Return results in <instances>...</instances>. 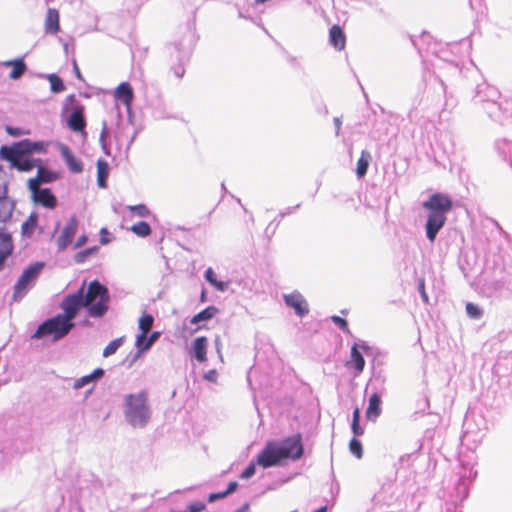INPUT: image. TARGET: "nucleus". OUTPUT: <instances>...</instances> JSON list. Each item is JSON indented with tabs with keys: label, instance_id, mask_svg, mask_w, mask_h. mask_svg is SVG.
Wrapping results in <instances>:
<instances>
[{
	"label": "nucleus",
	"instance_id": "obj_48",
	"mask_svg": "<svg viewBox=\"0 0 512 512\" xmlns=\"http://www.w3.org/2000/svg\"><path fill=\"white\" fill-rule=\"evenodd\" d=\"M39 184H40V181L37 176L35 178L29 179L28 188L30 189V191L32 192L33 195L38 191Z\"/></svg>",
	"mask_w": 512,
	"mask_h": 512
},
{
	"label": "nucleus",
	"instance_id": "obj_41",
	"mask_svg": "<svg viewBox=\"0 0 512 512\" xmlns=\"http://www.w3.org/2000/svg\"><path fill=\"white\" fill-rule=\"evenodd\" d=\"M350 451L357 458H361L363 455L362 444L356 438H353L349 443Z\"/></svg>",
	"mask_w": 512,
	"mask_h": 512
},
{
	"label": "nucleus",
	"instance_id": "obj_15",
	"mask_svg": "<svg viewBox=\"0 0 512 512\" xmlns=\"http://www.w3.org/2000/svg\"><path fill=\"white\" fill-rule=\"evenodd\" d=\"M78 229V219L72 215L64 226L61 235L57 238L59 251L65 250L71 243Z\"/></svg>",
	"mask_w": 512,
	"mask_h": 512
},
{
	"label": "nucleus",
	"instance_id": "obj_4",
	"mask_svg": "<svg viewBox=\"0 0 512 512\" xmlns=\"http://www.w3.org/2000/svg\"><path fill=\"white\" fill-rule=\"evenodd\" d=\"M193 35L185 33L179 40L166 45L165 55L170 63V70L181 79L185 74V65L188 63L193 50Z\"/></svg>",
	"mask_w": 512,
	"mask_h": 512
},
{
	"label": "nucleus",
	"instance_id": "obj_61",
	"mask_svg": "<svg viewBox=\"0 0 512 512\" xmlns=\"http://www.w3.org/2000/svg\"><path fill=\"white\" fill-rule=\"evenodd\" d=\"M236 512H249V505L248 504L243 505Z\"/></svg>",
	"mask_w": 512,
	"mask_h": 512
},
{
	"label": "nucleus",
	"instance_id": "obj_43",
	"mask_svg": "<svg viewBox=\"0 0 512 512\" xmlns=\"http://www.w3.org/2000/svg\"><path fill=\"white\" fill-rule=\"evenodd\" d=\"M106 136H107V123L103 121L102 123V131L100 134L99 141L101 143L102 149L106 155H110L107 144H106Z\"/></svg>",
	"mask_w": 512,
	"mask_h": 512
},
{
	"label": "nucleus",
	"instance_id": "obj_46",
	"mask_svg": "<svg viewBox=\"0 0 512 512\" xmlns=\"http://www.w3.org/2000/svg\"><path fill=\"white\" fill-rule=\"evenodd\" d=\"M255 474V463L251 462L241 473L242 479H248Z\"/></svg>",
	"mask_w": 512,
	"mask_h": 512
},
{
	"label": "nucleus",
	"instance_id": "obj_57",
	"mask_svg": "<svg viewBox=\"0 0 512 512\" xmlns=\"http://www.w3.org/2000/svg\"><path fill=\"white\" fill-rule=\"evenodd\" d=\"M358 345L359 348H361L367 356H369L372 353V347H370L366 342L362 341Z\"/></svg>",
	"mask_w": 512,
	"mask_h": 512
},
{
	"label": "nucleus",
	"instance_id": "obj_40",
	"mask_svg": "<svg viewBox=\"0 0 512 512\" xmlns=\"http://www.w3.org/2000/svg\"><path fill=\"white\" fill-rule=\"evenodd\" d=\"M309 398V407L307 409V412L311 416H320V408H319V401L317 398H315L311 393L308 395Z\"/></svg>",
	"mask_w": 512,
	"mask_h": 512
},
{
	"label": "nucleus",
	"instance_id": "obj_50",
	"mask_svg": "<svg viewBox=\"0 0 512 512\" xmlns=\"http://www.w3.org/2000/svg\"><path fill=\"white\" fill-rule=\"evenodd\" d=\"M111 241V238H110V233L108 232V230L106 228H102L100 230V243L102 245H106L108 244L109 242Z\"/></svg>",
	"mask_w": 512,
	"mask_h": 512
},
{
	"label": "nucleus",
	"instance_id": "obj_2",
	"mask_svg": "<svg viewBox=\"0 0 512 512\" xmlns=\"http://www.w3.org/2000/svg\"><path fill=\"white\" fill-rule=\"evenodd\" d=\"M304 449L299 434L281 441H269L257 455L256 463L269 468L282 464L286 460H297L303 455Z\"/></svg>",
	"mask_w": 512,
	"mask_h": 512
},
{
	"label": "nucleus",
	"instance_id": "obj_14",
	"mask_svg": "<svg viewBox=\"0 0 512 512\" xmlns=\"http://www.w3.org/2000/svg\"><path fill=\"white\" fill-rule=\"evenodd\" d=\"M17 153L26 154L28 156L38 153H46L48 142L45 141H32L30 139H23L12 144Z\"/></svg>",
	"mask_w": 512,
	"mask_h": 512
},
{
	"label": "nucleus",
	"instance_id": "obj_53",
	"mask_svg": "<svg viewBox=\"0 0 512 512\" xmlns=\"http://www.w3.org/2000/svg\"><path fill=\"white\" fill-rule=\"evenodd\" d=\"M300 207V204H297L293 207H288L279 213V218H284L292 213H294L298 208Z\"/></svg>",
	"mask_w": 512,
	"mask_h": 512
},
{
	"label": "nucleus",
	"instance_id": "obj_60",
	"mask_svg": "<svg viewBox=\"0 0 512 512\" xmlns=\"http://www.w3.org/2000/svg\"><path fill=\"white\" fill-rule=\"evenodd\" d=\"M341 124H342V122H341L340 118L335 117L334 118V125H335V128H336V135H338L339 132H340Z\"/></svg>",
	"mask_w": 512,
	"mask_h": 512
},
{
	"label": "nucleus",
	"instance_id": "obj_59",
	"mask_svg": "<svg viewBox=\"0 0 512 512\" xmlns=\"http://www.w3.org/2000/svg\"><path fill=\"white\" fill-rule=\"evenodd\" d=\"M73 70H74V73H75V76L79 79V80H83V77H82V74L80 72V69L77 65V62L76 60L73 61Z\"/></svg>",
	"mask_w": 512,
	"mask_h": 512
},
{
	"label": "nucleus",
	"instance_id": "obj_11",
	"mask_svg": "<svg viewBox=\"0 0 512 512\" xmlns=\"http://www.w3.org/2000/svg\"><path fill=\"white\" fill-rule=\"evenodd\" d=\"M125 416H148V393L141 390L137 393L127 394L124 398Z\"/></svg>",
	"mask_w": 512,
	"mask_h": 512
},
{
	"label": "nucleus",
	"instance_id": "obj_12",
	"mask_svg": "<svg viewBox=\"0 0 512 512\" xmlns=\"http://www.w3.org/2000/svg\"><path fill=\"white\" fill-rule=\"evenodd\" d=\"M85 284L86 283L83 282L75 293L65 296L60 304L61 309L64 311V313L61 314L65 315L70 321H73L81 308L85 307L88 310V305L84 297Z\"/></svg>",
	"mask_w": 512,
	"mask_h": 512
},
{
	"label": "nucleus",
	"instance_id": "obj_16",
	"mask_svg": "<svg viewBox=\"0 0 512 512\" xmlns=\"http://www.w3.org/2000/svg\"><path fill=\"white\" fill-rule=\"evenodd\" d=\"M285 304L293 308L296 315L304 317L309 313L308 303L301 293L294 291L291 294H285L283 296Z\"/></svg>",
	"mask_w": 512,
	"mask_h": 512
},
{
	"label": "nucleus",
	"instance_id": "obj_58",
	"mask_svg": "<svg viewBox=\"0 0 512 512\" xmlns=\"http://www.w3.org/2000/svg\"><path fill=\"white\" fill-rule=\"evenodd\" d=\"M238 487V483L236 481H232L229 483L227 489L225 490V492L227 493V495L233 493Z\"/></svg>",
	"mask_w": 512,
	"mask_h": 512
},
{
	"label": "nucleus",
	"instance_id": "obj_31",
	"mask_svg": "<svg viewBox=\"0 0 512 512\" xmlns=\"http://www.w3.org/2000/svg\"><path fill=\"white\" fill-rule=\"evenodd\" d=\"M381 413V398L374 393L369 398V404L365 412V416H379Z\"/></svg>",
	"mask_w": 512,
	"mask_h": 512
},
{
	"label": "nucleus",
	"instance_id": "obj_23",
	"mask_svg": "<svg viewBox=\"0 0 512 512\" xmlns=\"http://www.w3.org/2000/svg\"><path fill=\"white\" fill-rule=\"evenodd\" d=\"M207 338L204 336L197 337L192 343V356L200 363L207 360Z\"/></svg>",
	"mask_w": 512,
	"mask_h": 512
},
{
	"label": "nucleus",
	"instance_id": "obj_8",
	"mask_svg": "<svg viewBox=\"0 0 512 512\" xmlns=\"http://www.w3.org/2000/svg\"><path fill=\"white\" fill-rule=\"evenodd\" d=\"M43 267V262H34L30 264L26 269H24L14 285V301L18 302L22 300L26 294L34 287Z\"/></svg>",
	"mask_w": 512,
	"mask_h": 512
},
{
	"label": "nucleus",
	"instance_id": "obj_55",
	"mask_svg": "<svg viewBox=\"0 0 512 512\" xmlns=\"http://www.w3.org/2000/svg\"><path fill=\"white\" fill-rule=\"evenodd\" d=\"M226 496H228V495H227V493L225 491L219 492V493H212V494L209 495L208 501L209 502H213V501H215L217 499L225 498Z\"/></svg>",
	"mask_w": 512,
	"mask_h": 512
},
{
	"label": "nucleus",
	"instance_id": "obj_21",
	"mask_svg": "<svg viewBox=\"0 0 512 512\" xmlns=\"http://www.w3.org/2000/svg\"><path fill=\"white\" fill-rule=\"evenodd\" d=\"M33 199L45 208L53 209L57 205V198L49 188H39Z\"/></svg>",
	"mask_w": 512,
	"mask_h": 512
},
{
	"label": "nucleus",
	"instance_id": "obj_7",
	"mask_svg": "<svg viewBox=\"0 0 512 512\" xmlns=\"http://www.w3.org/2000/svg\"><path fill=\"white\" fill-rule=\"evenodd\" d=\"M0 158L9 162L12 169L20 172H30L42 163L39 158H30L26 154L17 153L12 145H3L0 147Z\"/></svg>",
	"mask_w": 512,
	"mask_h": 512
},
{
	"label": "nucleus",
	"instance_id": "obj_38",
	"mask_svg": "<svg viewBox=\"0 0 512 512\" xmlns=\"http://www.w3.org/2000/svg\"><path fill=\"white\" fill-rule=\"evenodd\" d=\"M97 250H98L97 246H93V247H89V248H86L84 250H81V251L77 252L74 255V261L77 264H82V263H84L87 260V258L89 256H91L92 254L96 253Z\"/></svg>",
	"mask_w": 512,
	"mask_h": 512
},
{
	"label": "nucleus",
	"instance_id": "obj_51",
	"mask_svg": "<svg viewBox=\"0 0 512 512\" xmlns=\"http://www.w3.org/2000/svg\"><path fill=\"white\" fill-rule=\"evenodd\" d=\"M213 287L220 292H225L229 287V282L217 280Z\"/></svg>",
	"mask_w": 512,
	"mask_h": 512
},
{
	"label": "nucleus",
	"instance_id": "obj_32",
	"mask_svg": "<svg viewBox=\"0 0 512 512\" xmlns=\"http://www.w3.org/2000/svg\"><path fill=\"white\" fill-rule=\"evenodd\" d=\"M37 168H38L37 177H38L40 183H51L56 180L57 175L55 172L42 166V164H39Z\"/></svg>",
	"mask_w": 512,
	"mask_h": 512
},
{
	"label": "nucleus",
	"instance_id": "obj_9",
	"mask_svg": "<svg viewBox=\"0 0 512 512\" xmlns=\"http://www.w3.org/2000/svg\"><path fill=\"white\" fill-rule=\"evenodd\" d=\"M71 108V112L67 118V126L73 132H79L86 135V118L85 107L76 98L74 94L66 97L63 105V113Z\"/></svg>",
	"mask_w": 512,
	"mask_h": 512
},
{
	"label": "nucleus",
	"instance_id": "obj_27",
	"mask_svg": "<svg viewBox=\"0 0 512 512\" xmlns=\"http://www.w3.org/2000/svg\"><path fill=\"white\" fill-rule=\"evenodd\" d=\"M59 28V13L56 9L49 8L45 19L46 32L55 34Z\"/></svg>",
	"mask_w": 512,
	"mask_h": 512
},
{
	"label": "nucleus",
	"instance_id": "obj_63",
	"mask_svg": "<svg viewBox=\"0 0 512 512\" xmlns=\"http://www.w3.org/2000/svg\"><path fill=\"white\" fill-rule=\"evenodd\" d=\"M154 116H155L156 118H165V117H166V116H165L162 112H160V111H155V112H154Z\"/></svg>",
	"mask_w": 512,
	"mask_h": 512
},
{
	"label": "nucleus",
	"instance_id": "obj_22",
	"mask_svg": "<svg viewBox=\"0 0 512 512\" xmlns=\"http://www.w3.org/2000/svg\"><path fill=\"white\" fill-rule=\"evenodd\" d=\"M105 374V371L104 369L102 368H96L93 372H91L90 374L88 375H85V376H82L78 379H76L73 383V388L74 389H81L89 384H92V386H94V384L96 383V381H98L99 379H101ZM93 389V387H91L89 389V392H91Z\"/></svg>",
	"mask_w": 512,
	"mask_h": 512
},
{
	"label": "nucleus",
	"instance_id": "obj_56",
	"mask_svg": "<svg viewBox=\"0 0 512 512\" xmlns=\"http://www.w3.org/2000/svg\"><path fill=\"white\" fill-rule=\"evenodd\" d=\"M87 241H88V237L85 234L81 235L75 242L74 248H80V247L84 246Z\"/></svg>",
	"mask_w": 512,
	"mask_h": 512
},
{
	"label": "nucleus",
	"instance_id": "obj_36",
	"mask_svg": "<svg viewBox=\"0 0 512 512\" xmlns=\"http://www.w3.org/2000/svg\"><path fill=\"white\" fill-rule=\"evenodd\" d=\"M50 82L51 91L54 93H60L65 90L63 80L56 74H49L47 76Z\"/></svg>",
	"mask_w": 512,
	"mask_h": 512
},
{
	"label": "nucleus",
	"instance_id": "obj_64",
	"mask_svg": "<svg viewBox=\"0 0 512 512\" xmlns=\"http://www.w3.org/2000/svg\"><path fill=\"white\" fill-rule=\"evenodd\" d=\"M326 511H327V507L326 506H322V507H320L319 509H317L314 512H326Z\"/></svg>",
	"mask_w": 512,
	"mask_h": 512
},
{
	"label": "nucleus",
	"instance_id": "obj_35",
	"mask_svg": "<svg viewBox=\"0 0 512 512\" xmlns=\"http://www.w3.org/2000/svg\"><path fill=\"white\" fill-rule=\"evenodd\" d=\"M131 231L140 237H146L151 233L150 225L145 221H139L131 227Z\"/></svg>",
	"mask_w": 512,
	"mask_h": 512
},
{
	"label": "nucleus",
	"instance_id": "obj_45",
	"mask_svg": "<svg viewBox=\"0 0 512 512\" xmlns=\"http://www.w3.org/2000/svg\"><path fill=\"white\" fill-rule=\"evenodd\" d=\"M351 427L355 436H362L364 434V428L360 425V418H353Z\"/></svg>",
	"mask_w": 512,
	"mask_h": 512
},
{
	"label": "nucleus",
	"instance_id": "obj_6",
	"mask_svg": "<svg viewBox=\"0 0 512 512\" xmlns=\"http://www.w3.org/2000/svg\"><path fill=\"white\" fill-rule=\"evenodd\" d=\"M74 326L73 321L59 313L43 321L31 335V339H42L45 336H52L53 341H59L68 335Z\"/></svg>",
	"mask_w": 512,
	"mask_h": 512
},
{
	"label": "nucleus",
	"instance_id": "obj_52",
	"mask_svg": "<svg viewBox=\"0 0 512 512\" xmlns=\"http://www.w3.org/2000/svg\"><path fill=\"white\" fill-rule=\"evenodd\" d=\"M218 373L215 369H211L204 374V379L210 382H216Z\"/></svg>",
	"mask_w": 512,
	"mask_h": 512
},
{
	"label": "nucleus",
	"instance_id": "obj_62",
	"mask_svg": "<svg viewBox=\"0 0 512 512\" xmlns=\"http://www.w3.org/2000/svg\"><path fill=\"white\" fill-rule=\"evenodd\" d=\"M436 79H437L439 85L441 86L443 92L446 93V88H445L444 82L438 77Z\"/></svg>",
	"mask_w": 512,
	"mask_h": 512
},
{
	"label": "nucleus",
	"instance_id": "obj_34",
	"mask_svg": "<svg viewBox=\"0 0 512 512\" xmlns=\"http://www.w3.org/2000/svg\"><path fill=\"white\" fill-rule=\"evenodd\" d=\"M38 223V216L36 213H32L28 219L22 224V234L30 236L33 234L35 227Z\"/></svg>",
	"mask_w": 512,
	"mask_h": 512
},
{
	"label": "nucleus",
	"instance_id": "obj_29",
	"mask_svg": "<svg viewBox=\"0 0 512 512\" xmlns=\"http://www.w3.org/2000/svg\"><path fill=\"white\" fill-rule=\"evenodd\" d=\"M109 175V165L104 160L97 162V184L100 188L107 187V179Z\"/></svg>",
	"mask_w": 512,
	"mask_h": 512
},
{
	"label": "nucleus",
	"instance_id": "obj_39",
	"mask_svg": "<svg viewBox=\"0 0 512 512\" xmlns=\"http://www.w3.org/2000/svg\"><path fill=\"white\" fill-rule=\"evenodd\" d=\"M122 343H123V338L122 337L112 340L104 348L103 356L104 357H109V356L113 355L114 353H116V351L119 349V347L122 345Z\"/></svg>",
	"mask_w": 512,
	"mask_h": 512
},
{
	"label": "nucleus",
	"instance_id": "obj_54",
	"mask_svg": "<svg viewBox=\"0 0 512 512\" xmlns=\"http://www.w3.org/2000/svg\"><path fill=\"white\" fill-rule=\"evenodd\" d=\"M418 290H419V292H420V294H421V298H422V300H423L425 303H428V295H427V293H426V291H425L424 280H421V281L419 282Z\"/></svg>",
	"mask_w": 512,
	"mask_h": 512
},
{
	"label": "nucleus",
	"instance_id": "obj_24",
	"mask_svg": "<svg viewBox=\"0 0 512 512\" xmlns=\"http://www.w3.org/2000/svg\"><path fill=\"white\" fill-rule=\"evenodd\" d=\"M348 367L353 368L357 374L361 373L365 367V360L361 352L359 351L358 343H355L351 347L350 360L347 362Z\"/></svg>",
	"mask_w": 512,
	"mask_h": 512
},
{
	"label": "nucleus",
	"instance_id": "obj_18",
	"mask_svg": "<svg viewBox=\"0 0 512 512\" xmlns=\"http://www.w3.org/2000/svg\"><path fill=\"white\" fill-rule=\"evenodd\" d=\"M115 99L122 102L130 115L131 104L134 99V93L131 85L128 82H122L115 90Z\"/></svg>",
	"mask_w": 512,
	"mask_h": 512
},
{
	"label": "nucleus",
	"instance_id": "obj_44",
	"mask_svg": "<svg viewBox=\"0 0 512 512\" xmlns=\"http://www.w3.org/2000/svg\"><path fill=\"white\" fill-rule=\"evenodd\" d=\"M130 210L136 213L139 217H147L150 214L149 209L144 204L131 206Z\"/></svg>",
	"mask_w": 512,
	"mask_h": 512
},
{
	"label": "nucleus",
	"instance_id": "obj_20",
	"mask_svg": "<svg viewBox=\"0 0 512 512\" xmlns=\"http://www.w3.org/2000/svg\"><path fill=\"white\" fill-rule=\"evenodd\" d=\"M60 154L69 170L73 173H81L83 171V164L81 160L77 159L68 146L60 145Z\"/></svg>",
	"mask_w": 512,
	"mask_h": 512
},
{
	"label": "nucleus",
	"instance_id": "obj_30",
	"mask_svg": "<svg viewBox=\"0 0 512 512\" xmlns=\"http://www.w3.org/2000/svg\"><path fill=\"white\" fill-rule=\"evenodd\" d=\"M218 312V308L215 306H208L207 308L203 309L196 315H194L191 319L192 324H199L204 321H208L212 319Z\"/></svg>",
	"mask_w": 512,
	"mask_h": 512
},
{
	"label": "nucleus",
	"instance_id": "obj_28",
	"mask_svg": "<svg viewBox=\"0 0 512 512\" xmlns=\"http://www.w3.org/2000/svg\"><path fill=\"white\" fill-rule=\"evenodd\" d=\"M371 159L372 156L370 152H368L367 150H362L356 166V175L359 179L363 178L367 174V170Z\"/></svg>",
	"mask_w": 512,
	"mask_h": 512
},
{
	"label": "nucleus",
	"instance_id": "obj_17",
	"mask_svg": "<svg viewBox=\"0 0 512 512\" xmlns=\"http://www.w3.org/2000/svg\"><path fill=\"white\" fill-rule=\"evenodd\" d=\"M447 221V217H436L427 215L426 223H425V234L426 238L434 243L439 231L444 227Z\"/></svg>",
	"mask_w": 512,
	"mask_h": 512
},
{
	"label": "nucleus",
	"instance_id": "obj_47",
	"mask_svg": "<svg viewBox=\"0 0 512 512\" xmlns=\"http://www.w3.org/2000/svg\"><path fill=\"white\" fill-rule=\"evenodd\" d=\"M204 278L206 281L213 286V284L217 281L216 274L212 268H208L204 273Z\"/></svg>",
	"mask_w": 512,
	"mask_h": 512
},
{
	"label": "nucleus",
	"instance_id": "obj_42",
	"mask_svg": "<svg viewBox=\"0 0 512 512\" xmlns=\"http://www.w3.org/2000/svg\"><path fill=\"white\" fill-rule=\"evenodd\" d=\"M331 320L344 333L350 334V330H349V327H348V322L346 321V319H344V318H342L340 316L334 315V316L331 317Z\"/></svg>",
	"mask_w": 512,
	"mask_h": 512
},
{
	"label": "nucleus",
	"instance_id": "obj_10",
	"mask_svg": "<svg viewBox=\"0 0 512 512\" xmlns=\"http://www.w3.org/2000/svg\"><path fill=\"white\" fill-rule=\"evenodd\" d=\"M422 206L427 211V215L447 217L453 207V201L447 194L437 192L430 195Z\"/></svg>",
	"mask_w": 512,
	"mask_h": 512
},
{
	"label": "nucleus",
	"instance_id": "obj_19",
	"mask_svg": "<svg viewBox=\"0 0 512 512\" xmlns=\"http://www.w3.org/2000/svg\"><path fill=\"white\" fill-rule=\"evenodd\" d=\"M160 332L154 331L147 337V334H139L136 337V347L138 349L137 353L132 359V362L137 359L140 353L147 351L151 348V346L159 339Z\"/></svg>",
	"mask_w": 512,
	"mask_h": 512
},
{
	"label": "nucleus",
	"instance_id": "obj_33",
	"mask_svg": "<svg viewBox=\"0 0 512 512\" xmlns=\"http://www.w3.org/2000/svg\"><path fill=\"white\" fill-rule=\"evenodd\" d=\"M153 323L154 317L151 314L144 313L138 321V328L141 331L140 334H147L152 328Z\"/></svg>",
	"mask_w": 512,
	"mask_h": 512
},
{
	"label": "nucleus",
	"instance_id": "obj_1",
	"mask_svg": "<svg viewBox=\"0 0 512 512\" xmlns=\"http://www.w3.org/2000/svg\"><path fill=\"white\" fill-rule=\"evenodd\" d=\"M496 235L489 240L483 270V289L488 296L512 292V273L506 268L501 244L507 234L495 223Z\"/></svg>",
	"mask_w": 512,
	"mask_h": 512
},
{
	"label": "nucleus",
	"instance_id": "obj_49",
	"mask_svg": "<svg viewBox=\"0 0 512 512\" xmlns=\"http://www.w3.org/2000/svg\"><path fill=\"white\" fill-rule=\"evenodd\" d=\"M6 132L13 137H19L24 134L23 129H21L19 127H13V126H7Z\"/></svg>",
	"mask_w": 512,
	"mask_h": 512
},
{
	"label": "nucleus",
	"instance_id": "obj_25",
	"mask_svg": "<svg viewBox=\"0 0 512 512\" xmlns=\"http://www.w3.org/2000/svg\"><path fill=\"white\" fill-rule=\"evenodd\" d=\"M329 42L336 50L345 48L346 37L339 25H333L329 31Z\"/></svg>",
	"mask_w": 512,
	"mask_h": 512
},
{
	"label": "nucleus",
	"instance_id": "obj_13",
	"mask_svg": "<svg viewBox=\"0 0 512 512\" xmlns=\"http://www.w3.org/2000/svg\"><path fill=\"white\" fill-rule=\"evenodd\" d=\"M503 126L508 128L509 134L495 141V149L512 167V116L504 119Z\"/></svg>",
	"mask_w": 512,
	"mask_h": 512
},
{
	"label": "nucleus",
	"instance_id": "obj_5",
	"mask_svg": "<svg viewBox=\"0 0 512 512\" xmlns=\"http://www.w3.org/2000/svg\"><path fill=\"white\" fill-rule=\"evenodd\" d=\"M84 297L88 305V314L92 318L103 317L109 309L110 293L108 288L98 280L90 282Z\"/></svg>",
	"mask_w": 512,
	"mask_h": 512
},
{
	"label": "nucleus",
	"instance_id": "obj_37",
	"mask_svg": "<svg viewBox=\"0 0 512 512\" xmlns=\"http://www.w3.org/2000/svg\"><path fill=\"white\" fill-rule=\"evenodd\" d=\"M466 313L469 318L473 320H479L484 314L483 309L479 305L472 302H468L466 304Z\"/></svg>",
	"mask_w": 512,
	"mask_h": 512
},
{
	"label": "nucleus",
	"instance_id": "obj_26",
	"mask_svg": "<svg viewBox=\"0 0 512 512\" xmlns=\"http://www.w3.org/2000/svg\"><path fill=\"white\" fill-rule=\"evenodd\" d=\"M5 67H12L9 77L13 80L20 79L27 70V66L22 58L7 60L2 62Z\"/></svg>",
	"mask_w": 512,
	"mask_h": 512
},
{
	"label": "nucleus",
	"instance_id": "obj_3",
	"mask_svg": "<svg viewBox=\"0 0 512 512\" xmlns=\"http://www.w3.org/2000/svg\"><path fill=\"white\" fill-rule=\"evenodd\" d=\"M500 91L487 83H481L476 86L475 95L473 100L476 104H481L488 116L504 125V119L512 116L510 112V104L508 102H500Z\"/></svg>",
	"mask_w": 512,
	"mask_h": 512
}]
</instances>
